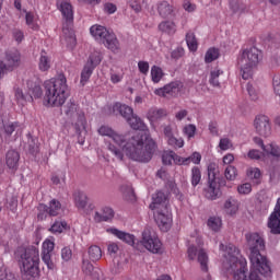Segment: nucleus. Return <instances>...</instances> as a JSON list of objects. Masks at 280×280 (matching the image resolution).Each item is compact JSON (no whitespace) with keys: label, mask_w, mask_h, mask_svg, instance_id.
I'll return each mask as SVG.
<instances>
[{"label":"nucleus","mask_w":280,"mask_h":280,"mask_svg":"<svg viewBox=\"0 0 280 280\" xmlns=\"http://www.w3.org/2000/svg\"><path fill=\"white\" fill-rule=\"evenodd\" d=\"M91 261H100L102 259V248L97 245H92L88 249Z\"/></svg>","instance_id":"obj_40"},{"label":"nucleus","mask_w":280,"mask_h":280,"mask_svg":"<svg viewBox=\"0 0 280 280\" xmlns=\"http://www.w3.org/2000/svg\"><path fill=\"white\" fill-rule=\"evenodd\" d=\"M107 231L108 233H112V235H115V237H118V240H120L121 242H125V244H129V246H133V248H137V250H139L140 244L135 243V235L126 233L115 228H112Z\"/></svg>","instance_id":"obj_17"},{"label":"nucleus","mask_w":280,"mask_h":280,"mask_svg":"<svg viewBox=\"0 0 280 280\" xmlns=\"http://www.w3.org/2000/svg\"><path fill=\"white\" fill-rule=\"evenodd\" d=\"M154 93L160 97H167L168 95H171V97H176V95L180 93V83L171 82L164 88L156 89Z\"/></svg>","instance_id":"obj_15"},{"label":"nucleus","mask_w":280,"mask_h":280,"mask_svg":"<svg viewBox=\"0 0 280 280\" xmlns=\"http://www.w3.org/2000/svg\"><path fill=\"white\" fill-rule=\"evenodd\" d=\"M140 246H144L150 253L158 254L161 253V246H163V244L161 243V240H159V236H156V233H154L152 229L147 228L142 232Z\"/></svg>","instance_id":"obj_8"},{"label":"nucleus","mask_w":280,"mask_h":280,"mask_svg":"<svg viewBox=\"0 0 280 280\" xmlns=\"http://www.w3.org/2000/svg\"><path fill=\"white\" fill-rule=\"evenodd\" d=\"M173 161H174V152H171V154H163L162 155V163L164 165H172Z\"/></svg>","instance_id":"obj_63"},{"label":"nucleus","mask_w":280,"mask_h":280,"mask_svg":"<svg viewBox=\"0 0 280 280\" xmlns=\"http://www.w3.org/2000/svg\"><path fill=\"white\" fill-rule=\"evenodd\" d=\"M42 259L49 270L56 268V265H54V261L51 260V253L42 252Z\"/></svg>","instance_id":"obj_51"},{"label":"nucleus","mask_w":280,"mask_h":280,"mask_svg":"<svg viewBox=\"0 0 280 280\" xmlns=\"http://www.w3.org/2000/svg\"><path fill=\"white\" fill-rule=\"evenodd\" d=\"M71 257H73V252L69 247H63L61 249V259L63 261H70Z\"/></svg>","instance_id":"obj_57"},{"label":"nucleus","mask_w":280,"mask_h":280,"mask_svg":"<svg viewBox=\"0 0 280 280\" xmlns=\"http://www.w3.org/2000/svg\"><path fill=\"white\" fill-rule=\"evenodd\" d=\"M237 201L233 198H229L224 203V211L228 215H235L237 213Z\"/></svg>","instance_id":"obj_36"},{"label":"nucleus","mask_w":280,"mask_h":280,"mask_svg":"<svg viewBox=\"0 0 280 280\" xmlns=\"http://www.w3.org/2000/svg\"><path fill=\"white\" fill-rule=\"evenodd\" d=\"M265 152L267 154H271V156H277V158L280 156V148L275 144H267Z\"/></svg>","instance_id":"obj_55"},{"label":"nucleus","mask_w":280,"mask_h":280,"mask_svg":"<svg viewBox=\"0 0 280 280\" xmlns=\"http://www.w3.org/2000/svg\"><path fill=\"white\" fill-rule=\"evenodd\" d=\"M51 233H62L67 231V223L65 221H55L50 228Z\"/></svg>","instance_id":"obj_49"},{"label":"nucleus","mask_w":280,"mask_h":280,"mask_svg":"<svg viewBox=\"0 0 280 280\" xmlns=\"http://www.w3.org/2000/svg\"><path fill=\"white\" fill-rule=\"evenodd\" d=\"M170 201L167 200V195L163 191H158L153 195V202L149 206L152 211H159L160 209H170Z\"/></svg>","instance_id":"obj_18"},{"label":"nucleus","mask_w":280,"mask_h":280,"mask_svg":"<svg viewBox=\"0 0 280 280\" xmlns=\"http://www.w3.org/2000/svg\"><path fill=\"white\" fill-rule=\"evenodd\" d=\"M0 280H16V277L14 273L2 267L0 268Z\"/></svg>","instance_id":"obj_54"},{"label":"nucleus","mask_w":280,"mask_h":280,"mask_svg":"<svg viewBox=\"0 0 280 280\" xmlns=\"http://www.w3.org/2000/svg\"><path fill=\"white\" fill-rule=\"evenodd\" d=\"M45 100L50 106L60 107L67 102V77L59 74L58 78L45 81Z\"/></svg>","instance_id":"obj_3"},{"label":"nucleus","mask_w":280,"mask_h":280,"mask_svg":"<svg viewBox=\"0 0 280 280\" xmlns=\"http://www.w3.org/2000/svg\"><path fill=\"white\" fill-rule=\"evenodd\" d=\"M60 12L63 16L62 27L73 25V5L67 1L61 2Z\"/></svg>","instance_id":"obj_19"},{"label":"nucleus","mask_w":280,"mask_h":280,"mask_svg":"<svg viewBox=\"0 0 280 280\" xmlns=\"http://www.w3.org/2000/svg\"><path fill=\"white\" fill-rule=\"evenodd\" d=\"M98 135L102 137H109V139H113L114 143L119 145V148H124V144L128 141V137H130V133L120 135L108 126H101L98 128Z\"/></svg>","instance_id":"obj_13"},{"label":"nucleus","mask_w":280,"mask_h":280,"mask_svg":"<svg viewBox=\"0 0 280 280\" xmlns=\"http://www.w3.org/2000/svg\"><path fill=\"white\" fill-rule=\"evenodd\" d=\"M21 160V154L15 150H9L5 155V163L9 170L16 171L19 168V161Z\"/></svg>","instance_id":"obj_22"},{"label":"nucleus","mask_w":280,"mask_h":280,"mask_svg":"<svg viewBox=\"0 0 280 280\" xmlns=\"http://www.w3.org/2000/svg\"><path fill=\"white\" fill-rule=\"evenodd\" d=\"M247 176L250 180H253L254 185H260L261 184V171L257 167L249 168L247 171Z\"/></svg>","instance_id":"obj_39"},{"label":"nucleus","mask_w":280,"mask_h":280,"mask_svg":"<svg viewBox=\"0 0 280 280\" xmlns=\"http://www.w3.org/2000/svg\"><path fill=\"white\" fill-rule=\"evenodd\" d=\"M158 12L162 19H170L174 14V7L167 1H162L158 3Z\"/></svg>","instance_id":"obj_25"},{"label":"nucleus","mask_w":280,"mask_h":280,"mask_svg":"<svg viewBox=\"0 0 280 280\" xmlns=\"http://www.w3.org/2000/svg\"><path fill=\"white\" fill-rule=\"evenodd\" d=\"M38 67L40 71H49V69H51V60L49 59L45 50L42 51Z\"/></svg>","instance_id":"obj_38"},{"label":"nucleus","mask_w":280,"mask_h":280,"mask_svg":"<svg viewBox=\"0 0 280 280\" xmlns=\"http://www.w3.org/2000/svg\"><path fill=\"white\" fill-rule=\"evenodd\" d=\"M154 218L159 229L162 230L163 233H167L172 226V213L170 212V208L155 210Z\"/></svg>","instance_id":"obj_12"},{"label":"nucleus","mask_w":280,"mask_h":280,"mask_svg":"<svg viewBox=\"0 0 280 280\" xmlns=\"http://www.w3.org/2000/svg\"><path fill=\"white\" fill-rule=\"evenodd\" d=\"M115 218V211H113V208L105 207L102 210V213L96 212L95 220L97 222H108V220H113Z\"/></svg>","instance_id":"obj_32"},{"label":"nucleus","mask_w":280,"mask_h":280,"mask_svg":"<svg viewBox=\"0 0 280 280\" xmlns=\"http://www.w3.org/2000/svg\"><path fill=\"white\" fill-rule=\"evenodd\" d=\"M188 259L194 261L197 257V261L200 264L202 272H209V255L203 248H197L196 245L188 247Z\"/></svg>","instance_id":"obj_10"},{"label":"nucleus","mask_w":280,"mask_h":280,"mask_svg":"<svg viewBox=\"0 0 280 280\" xmlns=\"http://www.w3.org/2000/svg\"><path fill=\"white\" fill-rule=\"evenodd\" d=\"M270 233L273 235L280 234V198L277 201L273 212L270 214L267 223Z\"/></svg>","instance_id":"obj_14"},{"label":"nucleus","mask_w":280,"mask_h":280,"mask_svg":"<svg viewBox=\"0 0 280 280\" xmlns=\"http://www.w3.org/2000/svg\"><path fill=\"white\" fill-rule=\"evenodd\" d=\"M208 226L209 229L218 233V231H220L222 226V220H220V218L212 217L208 220Z\"/></svg>","instance_id":"obj_47"},{"label":"nucleus","mask_w":280,"mask_h":280,"mask_svg":"<svg viewBox=\"0 0 280 280\" xmlns=\"http://www.w3.org/2000/svg\"><path fill=\"white\" fill-rule=\"evenodd\" d=\"M202 180V173L198 166H194L191 170V185L192 187H198Z\"/></svg>","instance_id":"obj_42"},{"label":"nucleus","mask_w":280,"mask_h":280,"mask_svg":"<svg viewBox=\"0 0 280 280\" xmlns=\"http://www.w3.org/2000/svg\"><path fill=\"white\" fill-rule=\"evenodd\" d=\"M25 150H27L30 154H38V139L28 133Z\"/></svg>","instance_id":"obj_33"},{"label":"nucleus","mask_w":280,"mask_h":280,"mask_svg":"<svg viewBox=\"0 0 280 280\" xmlns=\"http://www.w3.org/2000/svg\"><path fill=\"white\" fill-rule=\"evenodd\" d=\"M185 135H187L188 139H191V137H195L196 135V126L188 125L184 128Z\"/></svg>","instance_id":"obj_62"},{"label":"nucleus","mask_w":280,"mask_h":280,"mask_svg":"<svg viewBox=\"0 0 280 280\" xmlns=\"http://www.w3.org/2000/svg\"><path fill=\"white\" fill-rule=\"evenodd\" d=\"M138 68L140 73H143L144 75H147L148 71H150V63H148V61H139Z\"/></svg>","instance_id":"obj_61"},{"label":"nucleus","mask_w":280,"mask_h":280,"mask_svg":"<svg viewBox=\"0 0 280 280\" xmlns=\"http://www.w3.org/2000/svg\"><path fill=\"white\" fill-rule=\"evenodd\" d=\"M164 137L167 140L168 145L172 148H183L185 145V140L183 138L174 137V128L172 125H166L163 128Z\"/></svg>","instance_id":"obj_16"},{"label":"nucleus","mask_w":280,"mask_h":280,"mask_svg":"<svg viewBox=\"0 0 280 280\" xmlns=\"http://www.w3.org/2000/svg\"><path fill=\"white\" fill-rule=\"evenodd\" d=\"M62 34L66 38V43L68 47L73 49V47H75L77 45L75 32L73 31V25L62 26Z\"/></svg>","instance_id":"obj_23"},{"label":"nucleus","mask_w":280,"mask_h":280,"mask_svg":"<svg viewBox=\"0 0 280 280\" xmlns=\"http://www.w3.org/2000/svg\"><path fill=\"white\" fill-rule=\"evenodd\" d=\"M26 86L28 89V95H32V97H35V100L43 97V88H40V83L28 80Z\"/></svg>","instance_id":"obj_26"},{"label":"nucleus","mask_w":280,"mask_h":280,"mask_svg":"<svg viewBox=\"0 0 280 280\" xmlns=\"http://www.w3.org/2000/svg\"><path fill=\"white\" fill-rule=\"evenodd\" d=\"M14 95H15L18 103L21 104V106H25V104H27V102L28 103L34 102V97L32 96V94L23 93V89H21V88L14 89Z\"/></svg>","instance_id":"obj_29"},{"label":"nucleus","mask_w":280,"mask_h":280,"mask_svg":"<svg viewBox=\"0 0 280 280\" xmlns=\"http://www.w3.org/2000/svg\"><path fill=\"white\" fill-rule=\"evenodd\" d=\"M230 10H232L234 14H237V12H245L246 5L240 0H230Z\"/></svg>","instance_id":"obj_44"},{"label":"nucleus","mask_w":280,"mask_h":280,"mask_svg":"<svg viewBox=\"0 0 280 280\" xmlns=\"http://www.w3.org/2000/svg\"><path fill=\"white\" fill-rule=\"evenodd\" d=\"M25 19H26V24L28 25V27H31V30H38V25L35 22L34 13L26 12Z\"/></svg>","instance_id":"obj_53"},{"label":"nucleus","mask_w":280,"mask_h":280,"mask_svg":"<svg viewBox=\"0 0 280 280\" xmlns=\"http://www.w3.org/2000/svg\"><path fill=\"white\" fill-rule=\"evenodd\" d=\"M82 272L88 277H92L94 280H100V273L95 271V267L89 259L83 258L82 260Z\"/></svg>","instance_id":"obj_24"},{"label":"nucleus","mask_w":280,"mask_h":280,"mask_svg":"<svg viewBox=\"0 0 280 280\" xmlns=\"http://www.w3.org/2000/svg\"><path fill=\"white\" fill-rule=\"evenodd\" d=\"M113 113L114 115H120V117H124V119H126L127 121L128 119H130V117H132V114L135 112L132 110V107L126 104L116 103L113 106Z\"/></svg>","instance_id":"obj_21"},{"label":"nucleus","mask_w":280,"mask_h":280,"mask_svg":"<svg viewBox=\"0 0 280 280\" xmlns=\"http://www.w3.org/2000/svg\"><path fill=\"white\" fill-rule=\"evenodd\" d=\"M122 152L138 163H150L154 152H156V142L147 132H139L127 138L122 144Z\"/></svg>","instance_id":"obj_1"},{"label":"nucleus","mask_w":280,"mask_h":280,"mask_svg":"<svg viewBox=\"0 0 280 280\" xmlns=\"http://www.w3.org/2000/svg\"><path fill=\"white\" fill-rule=\"evenodd\" d=\"M220 150H229L233 148V143H231V140L229 138H223L219 142Z\"/></svg>","instance_id":"obj_58"},{"label":"nucleus","mask_w":280,"mask_h":280,"mask_svg":"<svg viewBox=\"0 0 280 280\" xmlns=\"http://www.w3.org/2000/svg\"><path fill=\"white\" fill-rule=\"evenodd\" d=\"M108 150L112 152V154H114V156H116V159H118V161H124V151H121V149L115 147V144L109 143Z\"/></svg>","instance_id":"obj_52"},{"label":"nucleus","mask_w":280,"mask_h":280,"mask_svg":"<svg viewBox=\"0 0 280 280\" xmlns=\"http://www.w3.org/2000/svg\"><path fill=\"white\" fill-rule=\"evenodd\" d=\"M100 62H102V54H100L98 51H94L90 55L89 60L85 65H91V67L95 69V67H97Z\"/></svg>","instance_id":"obj_46"},{"label":"nucleus","mask_w":280,"mask_h":280,"mask_svg":"<svg viewBox=\"0 0 280 280\" xmlns=\"http://www.w3.org/2000/svg\"><path fill=\"white\" fill-rule=\"evenodd\" d=\"M3 128L7 137H12L14 132H16V135H19V132H23V125H21L19 121L4 124Z\"/></svg>","instance_id":"obj_30"},{"label":"nucleus","mask_w":280,"mask_h":280,"mask_svg":"<svg viewBox=\"0 0 280 280\" xmlns=\"http://www.w3.org/2000/svg\"><path fill=\"white\" fill-rule=\"evenodd\" d=\"M237 191L243 195L250 194V191H253V185H250V183H245L237 187Z\"/></svg>","instance_id":"obj_56"},{"label":"nucleus","mask_w":280,"mask_h":280,"mask_svg":"<svg viewBox=\"0 0 280 280\" xmlns=\"http://www.w3.org/2000/svg\"><path fill=\"white\" fill-rule=\"evenodd\" d=\"M68 119H71L72 126H74L77 135H80L84 128H86V117L84 112L80 108V105L75 101L70 100L62 108Z\"/></svg>","instance_id":"obj_6"},{"label":"nucleus","mask_w":280,"mask_h":280,"mask_svg":"<svg viewBox=\"0 0 280 280\" xmlns=\"http://www.w3.org/2000/svg\"><path fill=\"white\" fill-rule=\"evenodd\" d=\"M261 51L257 47H250L242 51L238 57L237 65L242 72L243 80L253 78V69L259 65Z\"/></svg>","instance_id":"obj_4"},{"label":"nucleus","mask_w":280,"mask_h":280,"mask_svg":"<svg viewBox=\"0 0 280 280\" xmlns=\"http://www.w3.org/2000/svg\"><path fill=\"white\" fill-rule=\"evenodd\" d=\"M224 174L228 180H235V178H237V168L233 165H230L225 168Z\"/></svg>","instance_id":"obj_50"},{"label":"nucleus","mask_w":280,"mask_h":280,"mask_svg":"<svg viewBox=\"0 0 280 280\" xmlns=\"http://www.w3.org/2000/svg\"><path fill=\"white\" fill-rule=\"evenodd\" d=\"M247 93L250 97V100H253V102H255L257 100V90L255 89V86H253L252 83H247Z\"/></svg>","instance_id":"obj_60"},{"label":"nucleus","mask_w":280,"mask_h":280,"mask_svg":"<svg viewBox=\"0 0 280 280\" xmlns=\"http://www.w3.org/2000/svg\"><path fill=\"white\" fill-rule=\"evenodd\" d=\"M209 130H210V133L213 135V137H218L219 133V130H218V122L217 121H211L209 124Z\"/></svg>","instance_id":"obj_64"},{"label":"nucleus","mask_w":280,"mask_h":280,"mask_svg":"<svg viewBox=\"0 0 280 280\" xmlns=\"http://www.w3.org/2000/svg\"><path fill=\"white\" fill-rule=\"evenodd\" d=\"M151 78H152V82H154L155 84H159V82H161V80L163 79V70L158 66H153L151 68Z\"/></svg>","instance_id":"obj_45"},{"label":"nucleus","mask_w":280,"mask_h":280,"mask_svg":"<svg viewBox=\"0 0 280 280\" xmlns=\"http://www.w3.org/2000/svg\"><path fill=\"white\" fill-rule=\"evenodd\" d=\"M19 65H21V54L19 50L7 51L4 61H0V80L8 71H14Z\"/></svg>","instance_id":"obj_9"},{"label":"nucleus","mask_w":280,"mask_h":280,"mask_svg":"<svg viewBox=\"0 0 280 280\" xmlns=\"http://www.w3.org/2000/svg\"><path fill=\"white\" fill-rule=\"evenodd\" d=\"M186 43L190 51H198V39L192 32L186 34Z\"/></svg>","instance_id":"obj_41"},{"label":"nucleus","mask_w":280,"mask_h":280,"mask_svg":"<svg viewBox=\"0 0 280 280\" xmlns=\"http://www.w3.org/2000/svg\"><path fill=\"white\" fill-rule=\"evenodd\" d=\"M218 164L210 163L208 165V189L206 191V197L209 200H215L220 196V187L222 184H218Z\"/></svg>","instance_id":"obj_7"},{"label":"nucleus","mask_w":280,"mask_h":280,"mask_svg":"<svg viewBox=\"0 0 280 280\" xmlns=\"http://www.w3.org/2000/svg\"><path fill=\"white\" fill-rule=\"evenodd\" d=\"M40 211H45L48 215L56 218V215H60V211H62V203L57 199H52L49 202V206L39 205Z\"/></svg>","instance_id":"obj_20"},{"label":"nucleus","mask_w":280,"mask_h":280,"mask_svg":"<svg viewBox=\"0 0 280 280\" xmlns=\"http://www.w3.org/2000/svg\"><path fill=\"white\" fill-rule=\"evenodd\" d=\"M127 124H129L130 128L133 130H141L142 132L147 128L145 122H143V120H141V118H139L137 115H135V113L132 116H129Z\"/></svg>","instance_id":"obj_31"},{"label":"nucleus","mask_w":280,"mask_h":280,"mask_svg":"<svg viewBox=\"0 0 280 280\" xmlns=\"http://www.w3.org/2000/svg\"><path fill=\"white\" fill-rule=\"evenodd\" d=\"M74 203L78 209H86L89 205V197L82 190H77L73 194Z\"/></svg>","instance_id":"obj_28"},{"label":"nucleus","mask_w":280,"mask_h":280,"mask_svg":"<svg viewBox=\"0 0 280 280\" xmlns=\"http://www.w3.org/2000/svg\"><path fill=\"white\" fill-rule=\"evenodd\" d=\"M14 259L19 264L21 272L24 277L36 279L38 277V262L40 255L36 246L18 247L14 253Z\"/></svg>","instance_id":"obj_2"},{"label":"nucleus","mask_w":280,"mask_h":280,"mask_svg":"<svg viewBox=\"0 0 280 280\" xmlns=\"http://www.w3.org/2000/svg\"><path fill=\"white\" fill-rule=\"evenodd\" d=\"M120 191L122 194V198L128 202H135L137 200V195H135V188L130 184H122L120 186Z\"/></svg>","instance_id":"obj_27"},{"label":"nucleus","mask_w":280,"mask_h":280,"mask_svg":"<svg viewBox=\"0 0 280 280\" xmlns=\"http://www.w3.org/2000/svg\"><path fill=\"white\" fill-rule=\"evenodd\" d=\"M220 75H222V71L221 70H212L210 72V84L212 86H220Z\"/></svg>","instance_id":"obj_48"},{"label":"nucleus","mask_w":280,"mask_h":280,"mask_svg":"<svg viewBox=\"0 0 280 280\" xmlns=\"http://www.w3.org/2000/svg\"><path fill=\"white\" fill-rule=\"evenodd\" d=\"M90 34L95 38V40L105 45L107 49L114 54H119V49H121L119 39H117V36L114 33L108 32L106 27L97 24L93 25L90 28Z\"/></svg>","instance_id":"obj_5"},{"label":"nucleus","mask_w":280,"mask_h":280,"mask_svg":"<svg viewBox=\"0 0 280 280\" xmlns=\"http://www.w3.org/2000/svg\"><path fill=\"white\" fill-rule=\"evenodd\" d=\"M166 115L167 112H165L164 109H156L154 107L149 109V112L147 113V117L150 121H159V119H163V117H165Z\"/></svg>","instance_id":"obj_34"},{"label":"nucleus","mask_w":280,"mask_h":280,"mask_svg":"<svg viewBox=\"0 0 280 280\" xmlns=\"http://www.w3.org/2000/svg\"><path fill=\"white\" fill-rule=\"evenodd\" d=\"M218 58H220V49L210 48L206 52L205 61L209 65V63L213 62V60H218Z\"/></svg>","instance_id":"obj_43"},{"label":"nucleus","mask_w":280,"mask_h":280,"mask_svg":"<svg viewBox=\"0 0 280 280\" xmlns=\"http://www.w3.org/2000/svg\"><path fill=\"white\" fill-rule=\"evenodd\" d=\"M55 244L50 240H46L43 243V253H54Z\"/></svg>","instance_id":"obj_59"},{"label":"nucleus","mask_w":280,"mask_h":280,"mask_svg":"<svg viewBox=\"0 0 280 280\" xmlns=\"http://www.w3.org/2000/svg\"><path fill=\"white\" fill-rule=\"evenodd\" d=\"M254 128L259 137L268 138L272 135L270 118L266 115H258L254 120Z\"/></svg>","instance_id":"obj_11"},{"label":"nucleus","mask_w":280,"mask_h":280,"mask_svg":"<svg viewBox=\"0 0 280 280\" xmlns=\"http://www.w3.org/2000/svg\"><path fill=\"white\" fill-rule=\"evenodd\" d=\"M160 32H164V34H168V36H172L176 34V24L171 21L162 22L159 25Z\"/></svg>","instance_id":"obj_37"},{"label":"nucleus","mask_w":280,"mask_h":280,"mask_svg":"<svg viewBox=\"0 0 280 280\" xmlns=\"http://www.w3.org/2000/svg\"><path fill=\"white\" fill-rule=\"evenodd\" d=\"M94 70H95V68H93V66H91V63H85L82 72H81L80 83L82 84V86H84L86 84V82H89V80H91V75H93Z\"/></svg>","instance_id":"obj_35"}]
</instances>
